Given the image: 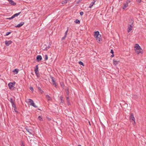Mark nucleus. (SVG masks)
I'll use <instances>...</instances> for the list:
<instances>
[{"label": "nucleus", "mask_w": 146, "mask_h": 146, "mask_svg": "<svg viewBox=\"0 0 146 146\" xmlns=\"http://www.w3.org/2000/svg\"><path fill=\"white\" fill-rule=\"evenodd\" d=\"M21 13V12H20L18 13H16L14 14L12 16L13 17V18H14L15 17H17Z\"/></svg>", "instance_id": "18"}, {"label": "nucleus", "mask_w": 146, "mask_h": 146, "mask_svg": "<svg viewBox=\"0 0 146 146\" xmlns=\"http://www.w3.org/2000/svg\"><path fill=\"white\" fill-rule=\"evenodd\" d=\"M130 119L131 122H132L133 121L134 122V123H135V118L133 113H131L130 115Z\"/></svg>", "instance_id": "3"}, {"label": "nucleus", "mask_w": 146, "mask_h": 146, "mask_svg": "<svg viewBox=\"0 0 146 146\" xmlns=\"http://www.w3.org/2000/svg\"><path fill=\"white\" fill-rule=\"evenodd\" d=\"M119 62V61H117L116 60H113V64L115 65H116V64H117L118 62Z\"/></svg>", "instance_id": "19"}, {"label": "nucleus", "mask_w": 146, "mask_h": 146, "mask_svg": "<svg viewBox=\"0 0 146 146\" xmlns=\"http://www.w3.org/2000/svg\"><path fill=\"white\" fill-rule=\"evenodd\" d=\"M38 65H36L35 67H34V71L35 73L38 72Z\"/></svg>", "instance_id": "15"}, {"label": "nucleus", "mask_w": 146, "mask_h": 146, "mask_svg": "<svg viewBox=\"0 0 146 146\" xmlns=\"http://www.w3.org/2000/svg\"><path fill=\"white\" fill-rule=\"evenodd\" d=\"M11 33V32H7L6 33V36H7L8 35H9V34H10Z\"/></svg>", "instance_id": "33"}, {"label": "nucleus", "mask_w": 146, "mask_h": 146, "mask_svg": "<svg viewBox=\"0 0 146 146\" xmlns=\"http://www.w3.org/2000/svg\"><path fill=\"white\" fill-rule=\"evenodd\" d=\"M38 119L40 121H42V119L40 116H39L38 118Z\"/></svg>", "instance_id": "27"}, {"label": "nucleus", "mask_w": 146, "mask_h": 146, "mask_svg": "<svg viewBox=\"0 0 146 146\" xmlns=\"http://www.w3.org/2000/svg\"><path fill=\"white\" fill-rule=\"evenodd\" d=\"M28 100L29 103L30 105H31L36 108H37V106L35 104L33 100L30 99H29Z\"/></svg>", "instance_id": "2"}, {"label": "nucleus", "mask_w": 146, "mask_h": 146, "mask_svg": "<svg viewBox=\"0 0 146 146\" xmlns=\"http://www.w3.org/2000/svg\"><path fill=\"white\" fill-rule=\"evenodd\" d=\"M135 51L137 54H139V53H142V49H135Z\"/></svg>", "instance_id": "9"}, {"label": "nucleus", "mask_w": 146, "mask_h": 146, "mask_svg": "<svg viewBox=\"0 0 146 146\" xmlns=\"http://www.w3.org/2000/svg\"><path fill=\"white\" fill-rule=\"evenodd\" d=\"M83 14H84V13L83 12L81 11V12H80V15L82 16L83 15Z\"/></svg>", "instance_id": "38"}, {"label": "nucleus", "mask_w": 146, "mask_h": 146, "mask_svg": "<svg viewBox=\"0 0 146 146\" xmlns=\"http://www.w3.org/2000/svg\"><path fill=\"white\" fill-rule=\"evenodd\" d=\"M48 48H46L45 49H44V50H47Z\"/></svg>", "instance_id": "46"}, {"label": "nucleus", "mask_w": 146, "mask_h": 146, "mask_svg": "<svg viewBox=\"0 0 146 146\" xmlns=\"http://www.w3.org/2000/svg\"><path fill=\"white\" fill-rule=\"evenodd\" d=\"M79 64L80 65H82L83 66H84L83 63L81 61H80L79 62Z\"/></svg>", "instance_id": "31"}, {"label": "nucleus", "mask_w": 146, "mask_h": 146, "mask_svg": "<svg viewBox=\"0 0 146 146\" xmlns=\"http://www.w3.org/2000/svg\"><path fill=\"white\" fill-rule=\"evenodd\" d=\"M67 102L68 105H70V101H69V102Z\"/></svg>", "instance_id": "43"}, {"label": "nucleus", "mask_w": 146, "mask_h": 146, "mask_svg": "<svg viewBox=\"0 0 146 146\" xmlns=\"http://www.w3.org/2000/svg\"><path fill=\"white\" fill-rule=\"evenodd\" d=\"M66 36H64V37H63L62 38V40H64L65 39V38H66Z\"/></svg>", "instance_id": "35"}, {"label": "nucleus", "mask_w": 146, "mask_h": 146, "mask_svg": "<svg viewBox=\"0 0 146 146\" xmlns=\"http://www.w3.org/2000/svg\"><path fill=\"white\" fill-rule=\"evenodd\" d=\"M10 102L11 103V104H12L13 103H14V101L13 100V99L12 98H11L10 99V100H9Z\"/></svg>", "instance_id": "23"}, {"label": "nucleus", "mask_w": 146, "mask_h": 146, "mask_svg": "<svg viewBox=\"0 0 146 146\" xmlns=\"http://www.w3.org/2000/svg\"><path fill=\"white\" fill-rule=\"evenodd\" d=\"M69 1V0H64L63 1H62V4H66Z\"/></svg>", "instance_id": "21"}, {"label": "nucleus", "mask_w": 146, "mask_h": 146, "mask_svg": "<svg viewBox=\"0 0 146 146\" xmlns=\"http://www.w3.org/2000/svg\"><path fill=\"white\" fill-rule=\"evenodd\" d=\"M10 4L13 5H15L16 4V3L14 2L12 0H9L8 1Z\"/></svg>", "instance_id": "11"}, {"label": "nucleus", "mask_w": 146, "mask_h": 146, "mask_svg": "<svg viewBox=\"0 0 146 146\" xmlns=\"http://www.w3.org/2000/svg\"><path fill=\"white\" fill-rule=\"evenodd\" d=\"M42 59V57L40 55H38L36 58V60L38 62H39Z\"/></svg>", "instance_id": "7"}, {"label": "nucleus", "mask_w": 146, "mask_h": 146, "mask_svg": "<svg viewBox=\"0 0 146 146\" xmlns=\"http://www.w3.org/2000/svg\"><path fill=\"white\" fill-rule=\"evenodd\" d=\"M30 89L32 91H33V87H30Z\"/></svg>", "instance_id": "39"}, {"label": "nucleus", "mask_w": 146, "mask_h": 146, "mask_svg": "<svg viewBox=\"0 0 146 146\" xmlns=\"http://www.w3.org/2000/svg\"><path fill=\"white\" fill-rule=\"evenodd\" d=\"M23 146H25L24 145H23Z\"/></svg>", "instance_id": "50"}, {"label": "nucleus", "mask_w": 146, "mask_h": 146, "mask_svg": "<svg viewBox=\"0 0 146 146\" xmlns=\"http://www.w3.org/2000/svg\"><path fill=\"white\" fill-rule=\"evenodd\" d=\"M68 29H67V30L65 32V35H64V36H66L67 33L68 32Z\"/></svg>", "instance_id": "30"}, {"label": "nucleus", "mask_w": 146, "mask_h": 146, "mask_svg": "<svg viewBox=\"0 0 146 146\" xmlns=\"http://www.w3.org/2000/svg\"><path fill=\"white\" fill-rule=\"evenodd\" d=\"M26 130L29 132L30 134H32V132H33L32 130L31 129L25 128Z\"/></svg>", "instance_id": "17"}, {"label": "nucleus", "mask_w": 146, "mask_h": 146, "mask_svg": "<svg viewBox=\"0 0 146 146\" xmlns=\"http://www.w3.org/2000/svg\"><path fill=\"white\" fill-rule=\"evenodd\" d=\"M36 75L37 76H38L39 75V73L38 72H36V73H35Z\"/></svg>", "instance_id": "36"}, {"label": "nucleus", "mask_w": 146, "mask_h": 146, "mask_svg": "<svg viewBox=\"0 0 146 146\" xmlns=\"http://www.w3.org/2000/svg\"><path fill=\"white\" fill-rule=\"evenodd\" d=\"M38 89H39V90L40 91V92L41 93H42V92H43V91H42V89H41V88H40V87H38Z\"/></svg>", "instance_id": "29"}, {"label": "nucleus", "mask_w": 146, "mask_h": 146, "mask_svg": "<svg viewBox=\"0 0 146 146\" xmlns=\"http://www.w3.org/2000/svg\"><path fill=\"white\" fill-rule=\"evenodd\" d=\"M128 6V5H127L125 3L124 4V5L123 7V9H125Z\"/></svg>", "instance_id": "22"}, {"label": "nucleus", "mask_w": 146, "mask_h": 146, "mask_svg": "<svg viewBox=\"0 0 146 146\" xmlns=\"http://www.w3.org/2000/svg\"><path fill=\"white\" fill-rule=\"evenodd\" d=\"M110 52H111V53H112V54H113L114 53V52H113V50L112 49L111 50Z\"/></svg>", "instance_id": "40"}, {"label": "nucleus", "mask_w": 146, "mask_h": 146, "mask_svg": "<svg viewBox=\"0 0 146 146\" xmlns=\"http://www.w3.org/2000/svg\"><path fill=\"white\" fill-rule=\"evenodd\" d=\"M66 94L68 95L69 94V91L68 89H67V90L66 91Z\"/></svg>", "instance_id": "41"}, {"label": "nucleus", "mask_w": 146, "mask_h": 146, "mask_svg": "<svg viewBox=\"0 0 146 146\" xmlns=\"http://www.w3.org/2000/svg\"><path fill=\"white\" fill-rule=\"evenodd\" d=\"M63 97L62 96H61L60 97V103L63 104L64 103V101L63 100Z\"/></svg>", "instance_id": "20"}, {"label": "nucleus", "mask_w": 146, "mask_h": 146, "mask_svg": "<svg viewBox=\"0 0 146 146\" xmlns=\"http://www.w3.org/2000/svg\"><path fill=\"white\" fill-rule=\"evenodd\" d=\"M94 37L96 38L97 41L99 43L100 42L102 39L101 38V35L100 34L98 31H95L94 33Z\"/></svg>", "instance_id": "1"}, {"label": "nucleus", "mask_w": 146, "mask_h": 146, "mask_svg": "<svg viewBox=\"0 0 146 146\" xmlns=\"http://www.w3.org/2000/svg\"><path fill=\"white\" fill-rule=\"evenodd\" d=\"M12 41L11 40H6L5 41V45L7 46H8L10 44H11Z\"/></svg>", "instance_id": "6"}, {"label": "nucleus", "mask_w": 146, "mask_h": 146, "mask_svg": "<svg viewBox=\"0 0 146 146\" xmlns=\"http://www.w3.org/2000/svg\"><path fill=\"white\" fill-rule=\"evenodd\" d=\"M13 16H12L11 17L8 18H7L6 19H9V20H11L13 19Z\"/></svg>", "instance_id": "32"}, {"label": "nucleus", "mask_w": 146, "mask_h": 146, "mask_svg": "<svg viewBox=\"0 0 146 146\" xmlns=\"http://www.w3.org/2000/svg\"><path fill=\"white\" fill-rule=\"evenodd\" d=\"M8 1H9V0H7Z\"/></svg>", "instance_id": "51"}, {"label": "nucleus", "mask_w": 146, "mask_h": 146, "mask_svg": "<svg viewBox=\"0 0 146 146\" xmlns=\"http://www.w3.org/2000/svg\"><path fill=\"white\" fill-rule=\"evenodd\" d=\"M14 109H15L17 108L16 106L15 107H13Z\"/></svg>", "instance_id": "47"}, {"label": "nucleus", "mask_w": 146, "mask_h": 146, "mask_svg": "<svg viewBox=\"0 0 146 146\" xmlns=\"http://www.w3.org/2000/svg\"><path fill=\"white\" fill-rule=\"evenodd\" d=\"M12 106L13 108L15 107L16 106L15 105V103H13L12 104Z\"/></svg>", "instance_id": "37"}, {"label": "nucleus", "mask_w": 146, "mask_h": 146, "mask_svg": "<svg viewBox=\"0 0 146 146\" xmlns=\"http://www.w3.org/2000/svg\"><path fill=\"white\" fill-rule=\"evenodd\" d=\"M15 82H10L8 84V86L10 89H11L14 87Z\"/></svg>", "instance_id": "4"}, {"label": "nucleus", "mask_w": 146, "mask_h": 146, "mask_svg": "<svg viewBox=\"0 0 146 146\" xmlns=\"http://www.w3.org/2000/svg\"><path fill=\"white\" fill-rule=\"evenodd\" d=\"M38 110H40L39 109H38Z\"/></svg>", "instance_id": "49"}, {"label": "nucleus", "mask_w": 146, "mask_h": 146, "mask_svg": "<svg viewBox=\"0 0 146 146\" xmlns=\"http://www.w3.org/2000/svg\"><path fill=\"white\" fill-rule=\"evenodd\" d=\"M97 0H93V1L90 4L89 7V8H91Z\"/></svg>", "instance_id": "8"}, {"label": "nucleus", "mask_w": 146, "mask_h": 146, "mask_svg": "<svg viewBox=\"0 0 146 146\" xmlns=\"http://www.w3.org/2000/svg\"><path fill=\"white\" fill-rule=\"evenodd\" d=\"M66 100H67V102H69V98L68 97H67V96L66 97Z\"/></svg>", "instance_id": "34"}, {"label": "nucleus", "mask_w": 146, "mask_h": 146, "mask_svg": "<svg viewBox=\"0 0 146 146\" xmlns=\"http://www.w3.org/2000/svg\"><path fill=\"white\" fill-rule=\"evenodd\" d=\"M114 56V55L113 54H112V55H111V57H113Z\"/></svg>", "instance_id": "45"}, {"label": "nucleus", "mask_w": 146, "mask_h": 146, "mask_svg": "<svg viewBox=\"0 0 146 146\" xmlns=\"http://www.w3.org/2000/svg\"><path fill=\"white\" fill-rule=\"evenodd\" d=\"M46 97L48 101H52V98L48 95H46Z\"/></svg>", "instance_id": "12"}, {"label": "nucleus", "mask_w": 146, "mask_h": 146, "mask_svg": "<svg viewBox=\"0 0 146 146\" xmlns=\"http://www.w3.org/2000/svg\"><path fill=\"white\" fill-rule=\"evenodd\" d=\"M78 146H82L81 145H78Z\"/></svg>", "instance_id": "48"}, {"label": "nucleus", "mask_w": 146, "mask_h": 146, "mask_svg": "<svg viewBox=\"0 0 146 146\" xmlns=\"http://www.w3.org/2000/svg\"><path fill=\"white\" fill-rule=\"evenodd\" d=\"M132 27L131 25H130L128 27L127 30V31L128 33L130 32L132 30Z\"/></svg>", "instance_id": "16"}, {"label": "nucleus", "mask_w": 146, "mask_h": 146, "mask_svg": "<svg viewBox=\"0 0 146 146\" xmlns=\"http://www.w3.org/2000/svg\"><path fill=\"white\" fill-rule=\"evenodd\" d=\"M50 78L51 79L52 84L54 85L55 87L56 88L57 85H56V83L55 82V80H54V78L52 77H51Z\"/></svg>", "instance_id": "5"}, {"label": "nucleus", "mask_w": 146, "mask_h": 146, "mask_svg": "<svg viewBox=\"0 0 146 146\" xmlns=\"http://www.w3.org/2000/svg\"><path fill=\"white\" fill-rule=\"evenodd\" d=\"M17 108H15V109H14V111L15 112H17Z\"/></svg>", "instance_id": "44"}, {"label": "nucleus", "mask_w": 146, "mask_h": 146, "mask_svg": "<svg viewBox=\"0 0 146 146\" xmlns=\"http://www.w3.org/2000/svg\"><path fill=\"white\" fill-rule=\"evenodd\" d=\"M135 49H140L141 50V48L140 46H139V45L137 44H135Z\"/></svg>", "instance_id": "13"}, {"label": "nucleus", "mask_w": 146, "mask_h": 146, "mask_svg": "<svg viewBox=\"0 0 146 146\" xmlns=\"http://www.w3.org/2000/svg\"><path fill=\"white\" fill-rule=\"evenodd\" d=\"M137 1L139 3H140L141 2V0H137Z\"/></svg>", "instance_id": "42"}, {"label": "nucleus", "mask_w": 146, "mask_h": 146, "mask_svg": "<svg viewBox=\"0 0 146 146\" xmlns=\"http://www.w3.org/2000/svg\"><path fill=\"white\" fill-rule=\"evenodd\" d=\"M74 22L76 23H80V21L78 19H76L75 21Z\"/></svg>", "instance_id": "25"}, {"label": "nucleus", "mask_w": 146, "mask_h": 146, "mask_svg": "<svg viewBox=\"0 0 146 146\" xmlns=\"http://www.w3.org/2000/svg\"><path fill=\"white\" fill-rule=\"evenodd\" d=\"M131 2V1L130 0H127L126 1L125 3L127 5H128V4Z\"/></svg>", "instance_id": "28"}, {"label": "nucleus", "mask_w": 146, "mask_h": 146, "mask_svg": "<svg viewBox=\"0 0 146 146\" xmlns=\"http://www.w3.org/2000/svg\"><path fill=\"white\" fill-rule=\"evenodd\" d=\"M135 49H140L141 50V48L140 46H139V45L137 44H135Z\"/></svg>", "instance_id": "14"}, {"label": "nucleus", "mask_w": 146, "mask_h": 146, "mask_svg": "<svg viewBox=\"0 0 146 146\" xmlns=\"http://www.w3.org/2000/svg\"><path fill=\"white\" fill-rule=\"evenodd\" d=\"M45 57V60H47L48 59V56L47 54H45L44 55Z\"/></svg>", "instance_id": "26"}, {"label": "nucleus", "mask_w": 146, "mask_h": 146, "mask_svg": "<svg viewBox=\"0 0 146 146\" xmlns=\"http://www.w3.org/2000/svg\"><path fill=\"white\" fill-rule=\"evenodd\" d=\"M25 23L24 22H21L19 24H18L16 26H15V27H20L22 26Z\"/></svg>", "instance_id": "10"}, {"label": "nucleus", "mask_w": 146, "mask_h": 146, "mask_svg": "<svg viewBox=\"0 0 146 146\" xmlns=\"http://www.w3.org/2000/svg\"><path fill=\"white\" fill-rule=\"evenodd\" d=\"M13 72L16 74H17L18 72V70L17 69H15L13 71Z\"/></svg>", "instance_id": "24"}]
</instances>
